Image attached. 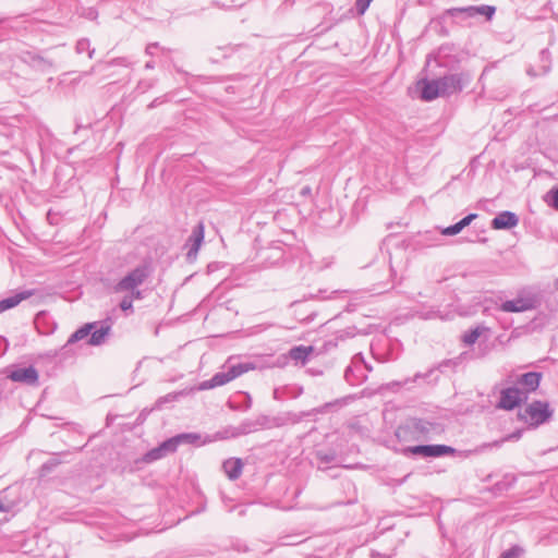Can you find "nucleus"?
I'll return each instance as SVG.
<instances>
[{"mask_svg": "<svg viewBox=\"0 0 558 558\" xmlns=\"http://www.w3.org/2000/svg\"><path fill=\"white\" fill-rule=\"evenodd\" d=\"M541 304V300L535 293H520L517 299L505 301L499 305V310L506 313H522L535 310Z\"/></svg>", "mask_w": 558, "mask_h": 558, "instance_id": "obj_1", "label": "nucleus"}, {"mask_svg": "<svg viewBox=\"0 0 558 558\" xmlns=\"http://www.w3.org/2000/svg\"><path fill=\"white\" fill-rule=\"evenodd\" d=\"M150 276V268L148 265L143 264L135 267L133 270L128 272L116 286V292H124L134 290L142 286L146 279Z\"/></svg>", "mask_w": 558, "mask_h": 558, "instance_id": "obj_2", "label": "nucleus"}, {"mask_svg": "<svg viewBox=\"0 0 558 558\" xmlns=\"http://www.w3.org/2000/svg\"><path fill=\"white\" fill-rule=\"evenodd\" d=\"M551 416L549 405L543 401H533L523 412L519 413L520 420L532 426H538L545 423Z\"/></svg>", "mask_w": 558, "mask_h": 558, "instance_id": "obj_3", "label": "nucleus"}, {"mask_svg": "<svg viewBox=\"0 0 558 558\" xmlns=\"http://www.w3.org/2000/svg\"><path fill=\"white\" fill-rule=\"evenodd\" d=\"M442 96H450L463 89L470 82V76L465 73H452L437 78Z\"/></svg>", "mask_w": 558, "mask_h": 558, "instance_id": "obj_4", "label": "nucleus"}, {"mask_svg": "<svg viewBox=\"0 0 558 558\" xmlns=\"http://www.w3.org/2000/svg\"><path fill=\"white\" fill-rule=\"evenodd\" d=\"M454 452L456 449L447 445H417L404 449L405 454L421 456L424 458L450 456Z\"/></svg>", "mask_w": 558, "mask_h": 558, "instance_id": "obj_5", "label": "nucleus"}, {"mask_svg": "<svg viewBox=\"0 0 558 558\" xmlns=\"http://www.w3.org/2000/svg\"><path fill=\"white\" fill-rule=\"evenodd\" d=\"M496 11L495 7L492 5H470L461 8H450L446 11V14L451 17L462 16L463 19H474L478 15H484L487 20H492Z\"/></svg>", "mask_w": 558, "mask_h": 558, "instance_id": "obj_6", "label": "nucleus"}, {"mask_svg": "<svg viewBox=\"0 0 558 558\" xmlns=\"http://www.w3.org/2000/svg\"><path fill=\"white\" fill-rule=\"evenodd\" d=\"M527 396L517 387H508L500 391V399L497 403L498 409L511 411L519 407Z\"/></svg>", "mask_w": 558, "mask_h": 558, "instance_id": "obj_7", "label": "nucleus"}, {"mask_svg": "<svg viewBox=\"0 0 558 558\" xmlns=\"http://www.w3.org/2000/svg\"><path fill=\"white\" fill-rule=\"evenodd\" d=\"M8 378L16 383L36 385L38 381V372L34 366L20 367L11 371Z\"/></svg>", "mask_w": 558, "mask_h": 558, "instance_id": "obj_8", "label": "nucleus"}, {"mask_svg": "<svg viewBox=\"0 0 558 558\" xmlns=\"http://www.w3.org/2000/svg\"><path fill=\"white\" fill-rule=\"evenodd\" d=\"M519 223L518 216L512 211H501L492 220V228L495 230H507L517 227Z\"/></svg>", "mask_w": 558, "mask_h": 558, "instance_id": "obj_9", "label": "nucleus"}, {"mask_svg": "<svg viewBox=\"0 0 558 558\" xmlns=\"http://www.w3.org/2000/svg\"><path fill=\"white\" fill-rule=\"evenodd\" d=\"M175 451L177 450L174 448V442H172L169 438V439L165 440L163 442H161L158 447L153 448L151 450L146 452L143 460L146 463H150V462L157 461V460L168 456L169 453H173Z\"/></svg>", "mask_w": 558, "mask_h": 558, "instance_id": "obj_10", "label": "nucleus"}, {"mask_svg": "<svg viewBox=\"0 0 558 558\" xmlns=\"http://www.w3.org/2000/svg\"><path fill=\"white\" fill-rule=\"evenodd\" d=\"M203 240H204V226L202 222H199L197 226L194 227L192 234L190 235V238L187 240V244L190 245V248H189L186 255L189 258L195 257L197 255Z\"/></svg>", "mask_w": 558, "mask_h": 558, "instance_id": "obj_11", "label": "nucleus"}, {"mask_svg": "<svg viewBox=\"0 0 558 558\" xmlns=\"http://www.w3.org/2000/svg\"><path fill=\"white\" fill-rule=\"evenodd\" d=\"M541 378V373L529 372L520 376L518 384L524 387L522 391L527 396L529 392L535 391L538 388Z\"/></svg>", "mask_w": 558, "mask_h": 558, "instance_id": "obj_12", "label": "nucleus"}, {"mask_svg": "<svg viewBox=\"0 0 558 558\" xmlns=\"http://www.w3.org/2000/svg\"><path fill=\"white\" fill-rule=\"evenodd\" d=\"M423 87L421 92L422 99L426 101L434 100L437 97H444L437 80H424L422 82Z\"/></svg>", "mask_w": 558, "mask_h": 558, "instance_id": "obj_13", "label": "nucleus"}, {"mask_svg": "<svg viewBox=\"0 0 558 558\" xmlns=\"http://www.w3.org/2000/svg\"><path fill=\"white\" fill-rule=\"evenodd\" d=\"M222 468L227 476L234 481L241 476L243 463L239 458H231L223 462Z\"/></svg>", "mask_w": 558, "mask_h": 558, "instance_id": "obj_14", "label": "nucleus"}, {"mask_svg": "<svg viewBox=\"0 0 558 558\" xmlns=\"http://www.w3.org/2000/svg\"><path fill=\"white\" fill-rule=\"evenodd\" d=\"M234 379V375H231L229 369L226 372H219L215 374L209 380H206L202 384V389H211L215 387H219L226 385L227 383Z\"/></svg>", "mask_w": 558, "mask_h": 558, "instance_id": "obj_15", "label": "nucleus"}, {"mask_svg": "<svg viewBox=\"0 0 558 558\" xmlns=\"http://www.w3.org/2000/svg\"><path fill=\"white\" fill-rule=\"evenodd\" d=\"M33 295L32 291H22L9 298L0 301V313L13 308L19 305L23 300H26Z\"/></svg>", "mask_w": 558, "mask_h": 558, "instance_id": "obj_16", "label": "nucleus"}, {"mask_svg": "<svg viewBox=\"0 0 558 558\" xmlns=\"http://www.w3.org/2000/svg\"><path fill=\"white\" fill-rule=\"evenodd\" d=\"M95 323H88L78 328L76 331H74L68 339L66 343L61 348V350H69L68 348L76 343L77 341H81L89 336L90 331L94 329Z\"/></svg>", "mask_w": 558, "mask_h": 558, "instance_id": "obj_17", "label": "nucleus"}, {"mask_svg": "<svg viewBox=\"0 0 558 558\" xmlns=\"http://www.w3.org/2000/svg\"><path fill=\"white\" fill-rule=\"evenodd\" d=\"M476 217V214H469L459 222L442 229L441 233L444 235H456L460 233L465 227H468Z\"/></svg>", "mask_w": 558, "mask_h": 558, "instance_id": "obj_18", "label": "nucleus"}, {"mask_svg": "<svg viewBox=\"0 0 558 558\" xmlns=\"http://www.w3.org/2000/svg\"><path fill=\"white\" fill-rule=\"evenodd\" d=\"M256 425L259 429H269L274 427H279L283 424L282 418L280 417H270L267 415H258L256 418Z\"/></svg>", "mask_w": 558, "mask_h": 558, "instance_id": "obj_19", "label": "nucleus"}, {"mask_svg": "<svg viewBox=\"0 0 558 558\" xmlns=\"http://www.w3.org/2000/svg\"><path fill=\"white\" fill-rule=\"evenodd\" d=\"M415 432L420 433L424 438H430V434L436 430L437 426L424 420H416L413 423Z\"/></svg>", "mask_w": 558, "mask_h": 558, "instance_id": "obj_20", "label": "nucleus"}, {"mask_svg": "<svg viewBox=\"0 0 558 558\" xmlns=\"http://www.w3.org/2000/svg\"><path fill=\"white\" fill-rule=\"evenodd\" d=\"M110 330L109 326H101L98 329H95L93 332L90 331V337L87 341L90 345H99L105 342L106 337L108 336Z\"/></svg>", "mask_w": 558, "mask_h": 558, "instance_id": "obj_21", "label": "nucleus"}, {"mask_svg": "<svg viewBox=\"0 0 558 558\" xmlns=\"http://www.w3.org/2000/svg\"><path fill=\"white\" fill-rule=\"evenodd\" d=\"M24 61L31 63L32 66L40 71H46L51 68V63L49 61L37 54L26 53Z\"/></svg>", "mask_w": 558, "mask_h": 558, "instance_id": "obj_22", "label": "nucleus"}, {"mask_svg": "<svg viewBox=\"0 0 558 558\" xmlns=\"http://www.w3.org/2000/svg\"><path fill=\"white\" fill-rule=\"evenodd\" d=\"M312 347L298 345L290 350L289 355L294 361L305 362L308 355L312 353Z\"/></svg>", "mask_w": 558, "mask_h": 558, "instance_id": "obj_23", "label": "nucleus"}, {"mask_svg": "<svg viewBox=\"0 0 558 558\" xmlns=\"http://www.w3.org/2000/svg\"><path fill=\"white\" fill-rule=\"evenodd\" d=\"M255 420H246L242 422L236 428L235 432L232 434L233 437L240 436V435H246L256 430H259L258 426L256 425Z\"/></svg>", "mask_w": 558, "mask_h": 558, "instance_id": "obj_24", "label": "nucleus"}, {"mask_svg": "<svg viewBox=\"0 0 558 558\" xmlns=\"http://www.w3.org/2000/svg\"><path fill=\"white\" fill-rule=\"evenodd\" d=\"M539 58H541V61L544 63L543 66H542V71L541 72H536L533 68H530L527 70V74L531 75V76H537V75H541V74H547L550 70V59H549V53L548 51L546 50H542L541 53H539Z\"/></svg>", "mask_w": 558, "mask_h": 558, "instance_id": "obj_25", "label": "nucleus"}, {"mask_svg": "<svg viewBox=\"0 0 558 558\" xmlns=\"http://www.w3.org/2000/svg\"><path fill=\"white\" fill-rule=\"evenodd\" d=\"M198 439H199V435L194 434V433L179 434V435L170 438V440L172 442H174L175 450L178 449L179 445H181V444H184V442L194 444Z\"/></svg>", "mask_w": 558, "mask_h": 558, "instance_id": "obj_26", "label": "nucleus"}, {"mask_svg": "<svg viewBox=\"0 0 558 558\" xmlns=\"http://www.w3.org/2000/svg\"><path fill=\"white\" fill-rule=\"evenodd\" d=\"M485 330V328L483 327H476L474 329H471L470 331L465 332L463 335V342L466 344V345H473L477 339L480 338V336L482 335V332Z\"/></svg>", "mask_w": 558, "mask_h": 558, "instance_id": "obj_27", "label": "nucleus"}, {"mask_svg": "<svg viewBox=\"0 0 558 558\" xmlns=\"http://www.w3.org/2000/svg\"><path fill=\"white\" fill-rule=\"evenodd\" d=\"M255 365L252 363H239L236 365L230 366L228 369L231 375H234V378L239 377L240 375L254 369Z\"/></svg>", "mask_w": 558, "mask_h": 558, "instance_id": "obj_28", "label": "nucleus"}, {"mask_svg": "<svg viewBox=\"0 0 558 558\" xmlns=\"http://www.w3.org/2000/svg\"><path fill=\"white\" fill-rule=\"evenodd\" d=\"M75 50L77 53H83V52L87 51L89 59H92L95 53V49L90 48V43L87 38L80 39L76 43Z\"/></svg>", "mask_w": 558, "mask_h": 558, "instance_id": "obj_29", "label": "nucleus"}, {"mask_svg": "<svg viewBox=\"0 0 558 558\" xmlns=\"http://www.w3.org/2000/svg\"><path fill=\"white\" fill-rule=\"evenodd\" d=\"M519 434H511L500 440H495L493 442H489V444H484L482 446V448H492V447H500L505 441L509 440V439H513V438H519Z\"/></svg>", "mask_w": 558, "mask_h": 558, "instance_id": "obj_30", "label": "nucleus"}, {"mask_svg": "<svg viewBox=\"0 0 558 558\" xmlns=\"http://www.w3.org/2000/svg\"><path fill=\"white\" fill-rule=\"evenodd\" d=\"M547 196L550 197V199L547 201V203L554 209L558 210V187L550 190L549 193L547 194Z\"/></svg>", "mask_w": 558, "mask_h": 558, "instance_id": "obj_31", "label": "nucleus"}, {"mask_svg": "<svg viewBox=\"0 0 558 558\" xmlns=\"http://www.w3.org/2000/svg\"><path fill=\"white\" fill-rule=\"evenodd\" d=\"M373 0H356L355 1V9L360 15H363L366 10L368 9L371 2Z\"/></svg>", "mask_w": 558, "mask_h": 558, "instance_id": "obj_32", "label": "nucleus"}, {"mask_svg": "<svg viewBox=\"0 0 558 558\" xmlns=\"http://www.w3.org/2000/svg\"><path fill=\"white\" fill-rule=\"evenodd\" d=\"M120 308L123 311V312H128V311H131L133 310V302H132V296H128L125 295L121 302H120Z\"/></svg>", "mask_w": 558, "mask_h": 558, "instance_id": "obj_33", "label": "nucleus"}, {"mask_svg": "<svg viewBox=\"0 0 558 558\" xmlns=\"http://www.w3.org/2000/svg\"><path fill=\"white\" fill-rule=\"evenodd\" d=\"M69 352L70 350H61L60 348L59 350H49L48 352L45 353V356H47L48 359H56L59 355H66Z\"/></svg>", "mask_w": 558, "mask_h": 558, "instance_id": "obj_34", "label": "nucleus"}, {"mask_svg": "<svg viewBox=\"0 0 558 558\" xmlns=\"http://www.w3.org/2000/svg\"><path fill=\"white\" fill-rule=\"evenodd\" d=\"M520 551H521L520 548L512 547V548L506 550L505 553H502L501 558H519Z\"/></svg>", "mask_w": 558, "mask_h": 558, "instance_id": "obj_35", "label": "nucleus"}, {"mask_svg": "<svg viewBox=\"0 0 558 558\" xmlns=\"http://www.w3.org/2000/svg\"><path fill=\"white\" fill-rule=\"evenodd\" d=\"M110 64L111 65L129 66L131 63L128 60V58L121 57V58H116V59L111 60Z\"/></svg>", "mask_w": 558, "mask_h": 558, "instance_id": "obj_36", "label": "nucleus"}, {"mask_svg": "<svg viewBox=\"0 0 558 558\" xmlns=\"http://www.w3.org/2000/svg\"><path fill=\"white\" fill-rule=\"evenodd\" d=\"M426 318H439L441 320L449 319L448 314L442 315L439 311H432L426 315Z\"/></svg>", "mask_w": 558, "mask_h": 558, "instance_id": "obj_37", "label": "nucleus"}, {"mask_svg": "<svg viewBox=\"0 0 558 558\" xmlns=\"http://www.w3.org/2000/svg\"><path fill=\"white\" fill-rule=\"evenodd\" d=\"M126 292L129 293L128 296H132V301L133 300H141V299H143V294L138 290V288H135L134 290H129Z\"/></svg>", "mask_w": 558, "mask_h": 558, "instance_id": "obj_38", "label": "nucleus"}, {"mask_svg": "<svg viewBox=\"0 0 558 558\" xmlns=\"http://www.w3.org/2000/svg\"><path fill=\"white\" fill-rule=\"evenodd\" d=\"M352 364L357 366L359 364H364V357L361 353H357L352 359Z\"/></svg>", "mask_w": 558, "mask_h": 558, "instance_id": "obj_39", "label": "nucleus"}, {"mask_svg": "<svg viewBox=\"0 0 558 558\" xmlns=\"http://www.w3.org/2000/svg\"><path fill=\"white\" fill-rule=\"evenodd\" d=\"M353 375L352 366H348L344 372V377L348 381H351V376Z\"/></svg>", "mask_w": 558, "mask_h": 558, "instance_id": "obj_40", "label": "nucleus"}, {"mask_svg": "<svg viewBox=\"0 0 558 558\" xmlns=\"http://www.w3.org/2000/svg\"><path fill=\"white\" fill-rule=\"evenodd\" d=\"M158 47V44L154 43V44H149L147 47H146V53L147 54H153L154 53V49H156Z\"/></svg>", "mask_w": 558, "mask_h": 558, "instance_id": "obj_41", "label": "nucleus"}, {"mask_svg": "<svg viewBox=\"0 0 558 558\" xmlns=\"http://www.w3.org/2000/svg\"><path fill=\"white\" fill-rule=\"evenodd\" d=\"M151 86L150 83H146V82H140L137 88L141 89L142 92H145L147 88H149Z\"/></svg>", "mask_w": 558, "mask_h": 558, "instance_id": "obj_42", "label": "nucleus"}, {"mask_svg": "<svg viewBox=\"0 0 558 558\" xmlns=\"http://www.w3.org/2000/svg\"><path fill=\"white\" fill-rule=\"evenodd\" d=\"M145 68L149 69V70L154 69L155 68V63L153 61H148V62H146Z\"/></svg>", "mask_w": 558, "mask_h": 558, "instance_id": "obj_43", "label": "nucleus"}, {"mask_svg": "<svg viewBox=\"0 0 558 558\" xmlns=\"http://www.w3.org/2000/svg\"><path fill=\"white\" fill-rule=\"evenodd\" d=\"M301 193H302L303 195H307V194H310V193H311V187H308V186L303 187Z\"/></svg>", "mask_w": 558, "mask_h": 558, "instance_id": "obj_44", "label": "nucleus"}, {"mask_svg": "<svg viewBox=\"0 0 558 558\" xmlns=\"http://www.w3.org/2000/svg\"><path fill=\"white\" fill-rule=\"evenodd\" d=\"M4 510H5V507H4V505L2 504V501L0 500V512H1V511H4Z\"/></svg>", "mask_w": 558, "mask_h": 558, "instance_id": "obj_45", "label": "nucleus"}]
</instances>
